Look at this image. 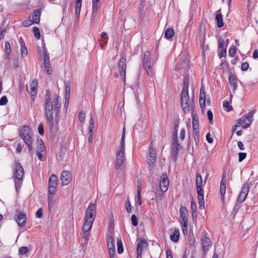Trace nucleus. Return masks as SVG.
Listing matches in <instances>:
<instances>
[{"mask_svg": "<svg viewBox=\"0 0 258 258\" xmlns=\"http://www.w3.org/2000/svg\"><path fill=\"white\" fill-rule=\"evenodd\" d=\"M51 92L49 90L46 91L44 96V113L46 121L49 124L50 131H53L54 127L53 104L50 98Z\"/></svg>", "mask_w": 258, "mask_h": 258, "instance_id": "obj_1", "label": "nucleus"}, {"mask_svg": "<svg viewBox=\"0 0 258 258\" xmlns=\"http://www.w3.org/2000/svg\"><path fill=\"white\" fill-rule=\"evenodd\" d=\"M255 112V110H252L249 112L247 114L244 115L241 118L238 119L237 120L236 124L233 125L232 127V136L233 135L234 132L236 131L237 127L242 125V127L245 129L250 126L253 121V116Z\"/></svg>", "mask_w": 258, "mask_h": 258, "instance_id": "obj_2", "label": "nucleus"}, {"mask_svg": "<svg viewBox=\"0 0 258 258\" xmlns=\"http://www.w3.org/2000/svg\"><path fill=\"white\" fill-rule=\"evenodd\" d=\"M180 101L183 111L185 114L189 113L195 107V102L192 99H190L188 92H181Z\"/></svg>", "mask_w": 258, "mask_h": 258, "instance_id": "obj_3", "label": "nucleus"}, {"mask_svg": "<svg viewBox=\"0 0 258 258\" xmlns=\"http://www.w3.org/2000/svg\"><path fill=\"white\" fill-rule=\"evenodd\" d=\"M20 136L27 146L30 154L32 155L34 153L32 140V132L30 127L24 126L21 130Z\"/></svg>", "mask_w": 258, "mask_h": 258, "instance_id": "obj_4", "label": "nucleus"}, {"mask_svg": "<svg viewBox=\"0 0 258 258\" xmlns=\"http://www.w3.org/2000/svg\"><path fill=\"white\" fill-rule=\"evenodd\" d=\"M143 63L147 75L152 77L153 75L152 66L155 63V61L151 58V53L149 51L145 52L143 56Z\"/></svg>", "mask_w": 258, "mask_h": 258, "instance_id": "obj_5", "label": "nucleus"}, {"mask_svg": "<svg viewBox=\"0 0 258 258\" xmlns=\"http://www.w3.org/2000/svg\"><path fill=\"white\" fill-rule=\"evenodd\" d=\"M96 205L91 204L88 207L86 212L84 223L83 226H92L94 220V214L95 213Z\"/></svg>", "mask_w": 258, "mask_h": 258, "instance_id": "obj_6", "label": "nucleus"}, {"mask_svg": "<svg viewBox=\"0 0 258 258\" xmlns=\"http://www.w3.org/2000/svg\"><path fill=\"white\" fill-rule=\"evenodd\" d=\"M54 111H55V118L54 120V127L56 131L58 130V122L59 121V113L60 109L61 108V104L60 102V98L58 96H56L54 100Z\"/></svg>", "mask_w": 258, "mask_h": 258, "instance_id": "obj_7", "label": "nucleus"}, {"mask_svg": "<svg viewBox=\"0 0 258 258\" xmlns=\"http://www.w3.org/2000/svg\"><path fill=\"white\" fill-rule=\"evenodd\" d=\"M42 54L44 58L43 64L45 71L47 74L50 75L52 73V69L50 67L49 53L48 52L45 43L42 44Z\"/></svg>", "mask_w": 258, "mask_h": 258, "instance_id": "obj_8", "label": "nucleus"}, {"mask_svg": "<svg viewBox=\"0 0 258 258\" xmlns=\"http://www.w3.org/2000/svg\"><path fill=\"white\" fill-rule=\"evenodd\" d=\"M116 157L115 161V168L116 170H118L123 162L126 159L125 155V150L117 149L116 153Z\"/></svg>", "mask_w": 258, "mask_h": 258, "instance_id": "obj_9", "label": "nucleus"}, {"mask_svg": "<svg viewBox=\"0 0 258 258\" xmlns=\"http://www.w3.org/2000/svg\"><path fill=\"white\" fill-rule=\"evenodd\" d=\"M126 59L125 56H123L120 59L118 62V67L120 75L122 77V79L124 83H125V74L126 68Z\"/></svg>", "mask_w": 258, "mask_h": 258, "instance_id": "obj_10", "label": "nucleus"}, {"mask_svg": "<svg viewBox=\"0 0 258 258\" xmlns=\"http://www.w3.org/2000/svg\"><path fill=\"white\" fill-rule=\"evenodd\" d=\"M57 182V176L54 174H51L49 177L48 182V192L50 194L53 195L55 194Z\"/></svg>", "mask_w": 258, "mask_h": 258, "instance_id": "obj_11", "label": "nucleus"}, {"mask_svg": "<svg viewBox=\"0 0 258 258\" xmlns=\"http://www.w3.org/2000/svg\"><path fill=\"white\" fill-rule=\"evenodd\" d=\"M181 146L180 144L178 143V140L176 141L173 140V143L172 144V146L171 149V156L172 157V160L175 162L178 158Z\"/></svg>", "mask_w": 258, "mask_h": 258, "instance_id": "obj_12", "label": "nucleus"}, {"mask_svg": "<svg viewBox=\"0 0 258 258\" xmlns=\"http://www.w3.org/2000/svg\"><path fill=\"white\" fill-rule=\"evenodd\" d=\"M249 187L247 183L243 184L240 194L237 197V202L242 203L244 202L248 194Z\"/></svg>", "mask_w": 258, "mask_h": 258, "instance_id": "obj_13", "label": "nucleus"}, {"mask_svg": "<svg viewBox=\"0 0 258 258\" xmlns=\"http://www.w3.org/2000/svg\"><path fill=\"white\" fill-rule=\"evenodd\" d=\"M14 173L15 178L18 179H23L24 176V170L20 163H16Z\"/></svg>", "mask_w": 258, "mask_h": 258, "instance_id": "obj_14", "label": "nucleus"}, {"mask_svg": "<svg viewBox=\"0 0 258 258\" xmlns=\"http://www.w3.org/2000/svg\"><path fill=\"white\" fill-rule=\"evenodd\" d=\"M159 186L162 192H166L169 186V180L166 173H163L161 176V179L159 182Z\"/></svg>", "mask_w": 258, "mask_h": 258, "instance_id": "obj_15", "label": "nucleus"}, {"mask_svg": "<svg viewBox=\"0 0 258 258\" xmlns=\"http://www.w3.org/2000/svg\"><path fill=\"white\" fill-rule=\"evenodd\" d=\"M38 84V83L37 79H33L31 83L30 92L28 91V92L31 95V98L33 101V103L34 102L36 95L37 94Z\"/></svg>", "mask_w": 258, "mask_h": 258, "instance_id": "obj_16", "label": "nucleus"}, {"mask_svg": "<svg viewBox=\"0 0 258 258\" xmlns=\"http://www.w3.org/2000/svg\"><path fill=\"white\" fill-rule=\"evenodd\" d=\"M196 190L199 201V209L201 210L204 209L205 208L204 190L202 188V186H200L196 187Z\"/></svg>", "mask_w": 258, "mask_h": 258, "instance_id": "obj_17", "label": "nucleus"}, {"mask_svg": "<svg viewBox=\"0 0 258 258\" xmlns=\"http://www.w3.org/2000/svg\"><path fill=\"white\" fill-rule=\"evenodd\" d=\"M180 222L181 226H187L188 218L187 210L184 207H181L180 208Z\"/></svg>", "mask_w": 258, "mask_h": 258, "instance_id": "obj_18", "label": "nucleus"}, {"mask_svg": "<svg viewBox=\"0 0 258 258\" xmlns=\"http://www.w3.org/2000/svg\"><path fill=\"white\" fill-rule=\"evenodd\" d=\"M200 106L202 109H204L206 106V94L203 87L200 88V93L199 97Z\"/></svg>", "mask_w": 258, "mask_h": 258, "instance_id": "obj_19", "label": "nucleus"}, {"mask_svg": "<svg viewBox=\"0 0 258 258\" xmlns=\"http://www.w3.org/2000/svg\"><path fill=\"white\" fill-rule=\"evenodd\" d=\"M137 241L138 242L137 245V252L140 253V252H142L143 247L147 246L148 244L147 241L144 238L139 237Z\"/></svg>", "mask_w": 258, "mask_h": 258, "instance_id": "obj_20", "label": "nucleus"}, {"mask_svg": "<svg viewBox=\"0 0 258 258\" xmlns=\"http://www.w3.org/2000/svg\"><path fill=\"white\" fill-rule=\"evenodd\" d=\"M60 179L62 185H68L71 181L69 172L63 171L61 173Z\"/></svg>", "mask_w": 258, "mask_h": 258, "instance_id": "obj_21", "label": "nucleus"}, {"mask_svg": "<svg viewBox=\"0 0 258 258\" xmlns=\"http://www.w3.org/2000/svg\"><path fill=\"white\" fill-rule=\"evenodd\" d=\"M229 81L231 86L232 87V91L234 93L237 87L238 79L235 76L231 74L229 76Z\"/></svg>", "mask_w": 258, "mask_h": 258, "instance_id": "obj_22", "label": "nucleus"}, {"mask_svg": "<svg viewBox=\"0 0 258 258\" xmlns=\"http://www.w3.org/2000/svg\"><path fill=\"white\" fill-rule=\"evenodd\" d=\"M16 221L19 226H24L27 221L26 215L20 213L16 217Z\"/></svg>", "mask_w": 258, "mask_h": 258, "instance_id": "obj_23", "label": "nucleus"}, {"mask_svg": "<svg viewBox=\"0 0 258 258\" xmlns=\"http://www.w3.org/2000/svg\"><path fill=\"white\" fill-rule=\"evenodd\" d=\"M41 16V11L39 9L35 10L32 17V21L34 24H38L40 22V18Z\"/></svg>", "mask_w": 258, "mask_h": 258, "instance_id": "obj_24", "label": "nucleus"}, {"mask_svg": "<svg viewBox=\"0 0 258 258\" xmlns=\"http://www.w3.org/2000/svg\"><path fill=\"white\" fill-rule=\"evenodd\" d=\"M215 19L216 21L217 27L218 28L222 27L224 25V23L223 22L222 15L221 13L220 10L217 11Z\"/></svg>", "mask_w": 258, "mask_h": 258, "instance_id": "obj_25", "label": "nucleus"}, {"mask_svg": "<svg viewBox=\"0 0 258 258\" xmlns=\"http://www.w3.org/2000/svg\"><path fill=\"white\" fill-rule=\"evenodd\" d=\"M201 242L204 251H207L208 249L207 246H210L211 243V240L206 236H204L201 238Z\"/></svg>", "mask_w": 258, "mask_h": 258, "instance_id": "obj_26", "label": "nucleus"}, {"mask_svg": "<svg viewBox=\"0 0 258 258\" xmlns=\"http://www.w3.org/2000/svg\"><path fill=\"white\" fill-rule=\"evenodd\" d=\"M99 7V4L96 3H92V12L91 16V20L94 21L96 18L97 13H98V9Z\"/></svg>", "mask_w": 258, "mask_h": 258, "instance_id": "obj_27", "label": "nucleus"}, {"mask_svg": "<svg viewBox=\"0 0 258 258\" xmlns=\"http://www.w3.org/2000/svg\"><path fill=\"white\" fill-rule=\"evenodd\" d=\"M179 230L177 229H174L173 234L170 235V239L172 241L177 242L179 240Z\"/></svg>", "mask_w": 258, "mask_h": 258, "instance_id": "obj_28", "label": "nucleus"}, {"mask_svg": "<svg viewBox=\"0 0 258 258\" xmlns=\"http://www.w3.org/2000/svg\"><path fill=\"white\" fill-rule=\"evenodd\" d=\"M11 51H12L11 46V44H10V42L8 41L6 42L5 46V56L6 59H10L9 56H10V54L11 53Z\"/></svg>", "mask_w": 258, "mask_h": 258, "instance_id": "obj_29", "label": "nucleus"}, {"mask_svg": "<svg viewBox=\"0 0 258 258\" xmlns=\"http://www.w3.org/2000/svg\"><path fill=\"white\" fill-rule=\"evenodd\" d=\"M174 30L172 28H167L165 31L164 37L167 39H170L174 36Z\"/></svg>", "mask_w": 258, "mask_h": 258, "instance_id": "obj_30", "label": "nucleus"}, {"mask_svg": "<svg viewBox=\"0 0 258 258\" xmlns=\"http://www.w3.org/2000/svg\"><path fill=\"white\" fill-rule=\"evenodd\" d=\"M156 156H148L147 159V164L151 167H153L156 161Z\"/></svg>", "mask_w": 258, "mask_h": 258, "instance_id": "obj_31", "label": "nucleus"}, {"mask_svg": "<svg viewBox=\"0 0 258 258\" xmlns=\"http://www.w3.org/2000/svg\"><path fill=\"white\" fill-rule=\"evenodd\" d=\"M107 247H115L114 238L111 235H107L106 237Z\"/></svg>", "mask_w": 258, "mask_h": 258, "instance_id": "obj_32", "label": "nucleus"}, {"mask_svg": "<svg viewBox=\"0 0 258 258\" xmlns=\"http://www.w3.org/2000/svg\"><path fill=\"white\" fill-rule=\"evenodd\" d=\"M181 92H188V79L186 77L183 79Z\"/></svg>", "mask_w": 258, "mask_h": 258, "instance_id": "obj_33", "label": "nucleus"}, {"mask_svg": "<svg viewBox=\"0 0 258 258\" xmlns=\"http://www.w3.org/2000/svg\"><path fill=\"white\" fill-rule=\"evenodd\" d=\"M124 140H125V128L123 129L122 136L120 140V146L117 149L123 150H125V145H124Z\"/></svg>", "mask_w": 258, "mask_h": 258, "instance_id": "obj_34", "label": "nucleus"}, {"mask_svg": "<svg viewBox=\"0 0 258 258\" xmlns=\"http://www.w3.org/2000/svg\"><path fill=\"white\" fill-rule=\"evenodd\" d=\"M82 7V2H78L76 1L75 14L76 16L79 18L80 15L81 10Z\"/></svg>", "mask_w": 258, "mask_h": 258, "instance_id": "obj_35", "label": "nucleus"}, {"mask_svg": "<svg viewBox=\"0 0 258 258\" xmlns=\"http://www.w3.org/2000/svg\"><path fill=\"white\" fill-rule=\"evenodd\" d=\"M117 252L120 254L123 252V247L120 238H117Z\"/></svg>", "mask_w": 258, "mask_h": 258, "instance_id": "obj_36", "label": "nucleus"}, {"mask_svg": "<svg viewBox=\"0 0 258 258\" xmlns=\"http://www.w3.org/2000/svg\"><path fill=\"white\" fill-rule=\"evenodd\" d=\"M196 187L197 186H202L203 181L201 173L199 172H196Z\"/></svg>", "mask_w": 258, "mask_h": 258, "instance_id": "obj_37", "label": "nucleus"}, {"mask_svg": "<svg viewBox=\"0 0 258 258\" xmlns=\"http://www.w3.org/2000/svg\"><path fill=\"white\" fill-rule=\"evenodd\" d=\"M141 191V183H140L139 184V181H138L137 199H138V203L139 205H141L142 204Z\"/></svg>", "mask_w": 258, "mask_h": 258, "instance_id": "obj_38", "label": "nucleus"}, {"mask_svg": "<svg viewBox=\"0 0 258 258\" xmlns=\"http://www.w3.org/2000/svg\"><path fill=\"white\" fill-rule=\"evenodd\" d=\"M37 150L45 151V147L42 139L37 140Z\"/></svg>", "mask_w": 258, "mask_h": 258, "instance_id": "obj_39", "label": "nucleus"}, {"mask_svg": "<svg viewBox=\"0 0 258 258\" xmlns=\"http://www.w3.org/2000/svg\"><path fill=\"white\" fill-rule=\"evenodd\" d=\"M179 127V123L177 122L174 123L173 140L175 141L178 140L177 133Z\"/></svg>", "mask_w": 258, "mask_h": 258, "instance_id": "obj_40", "label": "nucleus"}, {"mask_svg": "<svg viewBox=\"0 0 258 258\" xmlns=\"http://www.w3.org/2000/svg\"><path fill=\"white\" fill-rule=\"evenodd\" d=\"M125 205V208H126L127 212L128 213H132L133 212L132 211L133 207L131 205V203L130 201L129 198H127Z\"/></svg>", "mask_w": 258, "mask_h": 258, "instance_id": "obj_41", "label": "nucleus"}, {"mask_svg": "<svg viewBox=\"0 0 258 258\" xmlns=\"http://www.w3.org/2000/svg\"><path fill=\"white\" fill-rule=\"evenodd\" d=\"M33 34L36 39H40L41 34H40V32L39 28H38L37 27H34L33 28Z\"/></svg>", "mask_w": 258, "mask_h": 258, "instance_id": "obj_42", "label": "nucleus"}, {"mask_svg": "<svg viewBox=\"0 0 258 258\" xmlns=\"http://www.w3.org/2000/svg\"><path fill=\"white\" fill-rule=\"evenodd\" d=\"M236 51L237 48L236 46L234 45L231 46L228 51L229 55L231 57H233L235 55Z\"/></svg>", "mask_w": 258, "mask_h": 258, "instance_id": "obj_43", "label": "nucleus"}, {"mask_svg": "<svg viewBox=\"0 0 258 258\" xmlns=\"http://www.w3.org/2000/svg\"><path fill=\"white\" fill-rule=\"evenodd\" d=\"M223 106L224 107L227 108L226 111L227 112H230L233 110L232 106L229 105V102L227 100L223 102Z\"/></svg>", "mask_w": 258, "mask_h": 258, "instance_id": "obj_44", "label": "nucleus"}, {"mask_svg": "<svg viewBox=\"0 0 258 258\" xmlns=\"http://www.w3.org/2000/svg\"><path fill=\"white\" fill-rule=\"evenodd\" d=\"M205 35H204L203 36L202 35V34H200L199 35V40H200V45H201V47L202 48V50H204V44H205V36H204Z\"/></svg>", "mask_w": 258, "mask_h": 258, "instance_id": "obj_45", "label": "nucleus"}, {"mask_svg": "<svg viewBox=\"0 0 258 258\" xmlns=\"http://www.w3.org/2000/svg\"><path fill=\"white\" fill-rule=\"evenodd\" d=\"M226 186H220V192L221 195V198L223 202H224V195L226 192Z\"/></svg>", "mask_w": 258, "mask_h": 258, "instance_id": "obj_46", "label": "nucleus"}, {"mask_svg": "<svg viewBox=\"0 0 258 258\" xmlns=\"http://www.w3.org/2000/svg\"><path fill=\"white\" fill-rule=\"evenodd\" d=\"M23 179H15V188L17 191L21 188L22 183L21 181Z\"/></svg>", "mask_w": 258, "mask_h": 258, "instance_id": "obj_47", "label": "nucleus"}, {"mask_svg": "<svg viewBox=\"0 0 258 258\" xmlns=\"http://www.w3.org/2000/svg\"><path fill=\"white\" fill-rule=\"evenodd\" d=\"M156 150L151 145L149 149V156H156Z\"/></svg>", "mask_w": 258, "mask_h": 258, "instance_id": "obj_48", "label": "nucleus"}, {"mask_svg": "<svg viewBox=\"0 0 258 258\" xmlns=\"http://www.w3.org/2000/svg\"><path fill=\"white\" fill-rule=\"evenodd\" d=\"M29 250L28 247H21L19 250V253L21 255L26 254Z\"/></svg>", "mask_w": 258, "mask_h": 258, "instance_id": "obj_49", "label": "nucleus"}, {"mask_svg": "<svg viewBox=\"0 0 258 258\" xmlns=\"http://www.w3.org/2000/svg\"><path fill=\"white\" fill-rule=\"evenodd\" d=\"M224 39L221 38V37H219L218 39V48L219 49H221V50L223 48H225L224 47Z\"/></svg>", "mask_w": 258, "mask_h": 258, "instance_id": "obj_50", "label": "nucleus"}, {"mask_svg": "<svg viewBox=\"0 0 258 258\" xmlns=\"http://www.w3.org/2000/svg\"><path fill=\"white\" fill-rule=\"evenodd\" d=\"M226 173L224 172L222 174V179L220 182V186H226Z\"/></svg>", "mask_w": 258, "mask_h": 258, "instance_id": "obj_51", "label": "nucleus"}, {"mask_svg": "<svg viewBox=\"0 0 258 258\" xmlns=\"http://www.w3.org/2000/svg\"><path fill=\"white\" fill-rule=\"evenodd\" d=\"M21 55L22 56H25L27 55L28 51L25 45L21 46Z\"/></svg>", "mask_w": 258, "mask_h": 258, "instance_id": "obj_52", "label": "nucleus"}, {"mask_svg": "<svg viewBox=\"0 0 258 258\" xmlns=\"http://www.w3.org/2000/svg\"><path fill=\"white\" fill-rule=\"evenodd\" d=\"M8 100L7 97L6 96H3L0 99V105L3 106L6 105L8 103Z\"/></svg>", "mask_w": 258, "mask_h": 258, "instance_id": "obj_53", "label": "nucleus"}, {"mask_svg": "<svg viewBox=\"0 0 258 258\" xmlns=\"http://www.w3.org/2000/svg\"><path fill=\"white\" fill-rule=\"evenodd\" d=\"M85 118V113L83 111H81L79 114V119L80 122H83Z\"/></svg>", "mask_w": 258, "mask_h": 258, "instance_id": "obj_54", "label": "nucleus"}, {"mask_svg": "<svg viewBox=\"0 0 258 258\" xmlns=\"http://www.w3.org/2000/svg\"><path fill=\"white\" fill-rule=\"evenodd\" d=\"M246 153H243V152H240L238 154L239 158H238V161L239 162L242 161L246 157Z\"/></svg>", "mask_w": 258, "mask_h": 258, "instance_id": "obj_55", "label": "nucleus"}, {"mask_svg": "<svg viewBox=\"0 0 258 258\" xmlns=\"http://www.w3.org/2000/svg\"><path fill=\"white\" fill-rule=\"evenodd\" d=\"M38 131L39 134L40 135L43 136L44 135V126H43V123H40L39 124V126L38 127Z\"/></svg>", "mask_w": 258, "mask_h": 258, "instance_id": "obj_56", "label": "nucleus"}, {"mask_svg": "<svg viewBox=\"0 0 258 258\" xmlns=\"http://www.w3.org/2000/svg\"><path fill=\"white\" fill-rule=\"evenodd\" d=\"M132 223L133 226H137L138 221L137 218L135 215H133L131 217Z\"/></svg>", "mask_w": 258, "mask_h": 258, "instance_id": "obj_57", "label": "nucleus"}, {"mask_svg": "<svg viewBox=\"0 0 258 258\" xmlns=\"http://www.w3.org/2000/svg\"><path fill=\"white\" fill-rule=\"evenodd\" d=\"M249 68V64L247 62H244L242 63L241 70L242 71H246Z\"/></svg>", "mask_w": 258, "mask_h": 258, "instance_id": "obj_58", "label": "nucleus"}, {"mask_svg": "<svg viewBox=\"0 0 258 258\" xmlns=\"http://www.w3.org/2000/svg\"><path fill=\"white\" fill-rule=\"evenodd\" d=\"M42 211H43V210H42V208H40L38 209L35 213L36 217L38 218H42V217L43 216Z\"/></svg>", "mask_w": 258, "mask_h": 258, "instance_id": "obj_59", "label": "nucleus"}, {"mask_svg": "<svg viewBox=\"0 0 258 258\" xmlns=\"http://www.w3.org/2000/svg\"><path fill=\"white\" fill-rule=\"evenodd\" d=\"M207 115H208L209 122L210 123H212V121H213V112L211 110H209L207 111Z\"/></svg>", "mask_w": 258, "mask_h": 258, "instance_id": "obj_60", "label": "nucleus"}, {"mask_svg": "<svg viewBox=\"0 0 258 258\" xmlns=\"http://www.w3.org/2000/svg\"><path fill=\"white\" fill-rule=\"evenodd\" d=\"M43 152V151H38V150H37V155L39 159L41 161H43L45 160V157L43 156V154H42Z\"/></svg>", "mask_w": 258, "mask_h": 258, "instance_id": "obj_61", "label": "nucleus"}, {"mask_svg": "<svg viewBox=\"0 0 258 258\" xmlns=\"http://www.w3.org/2000/svg\"><path fill=\"white\" fill-rule=\"evenodd\" d=\"M199 124L198 120H193L192 121V128L193 131L199 130Z\"/></svg>", "mask_w": 258, "mask_h": 258, "instance_id": "obj_62", "label": "nucleus"}, {"mask_svg": "<svg viewBox=\"0 0 258 258\" xmlns=\"http://www.w3.org/2000/svg\"><path fill=\"white\" fill-rule=\"evenodd\" d=\"M190 208L191 212H196L197 211V205L196 202L194 201H192L191 202Z\"/></svg>", "mask_w": 258, "mask_h": 258, "instance_id": "obj_63", "label": "nucleus"}, {"mask_svg": "<svg viewBox=\"0 0 258 258\" xmlns=\"http://www.w3.org/2000/svg\"><path fill=\"white\" fill-rule=\"evenodd\" d=\"M218 55L220 58L225 57L226 56V48L222 49Z\"/></svg>", "mask_w": 258, "mask_h": 258, "instance_id": "obj_64", "label": "nucleus"}]
</instances>
